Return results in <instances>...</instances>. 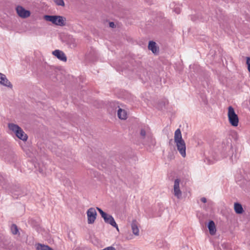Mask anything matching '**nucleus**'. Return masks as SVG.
<instances>
[{"label": "nucleus", "instance_id": "obj_5", "mask_svg": "<svg viewBox=\"0 0 250 250\" xmlns=\"http://www.w3.org/2000/svg\"><path fill=\"white\" fill-rule=\"evenodd\" d=\"M86 213L88 223L89 224L94 223L97 215L95 209L93 208H90L87 210Z\"/></svg>", "mask_w": 250, "mask_h": 250}, {"label": "nucleus", "instance_id": "obj_33", "mask_svg": "<svg viewBox=\"0 0 250 250\" xmlns=\"http://www.w3.org/2000/svg\"><path fill=\"white\" fill-rule=\"evenodd\" d=\"M108 215V214L107 213H106L105 212H104V214H102L101 216L102 217V218H103L104 220L107 217V216Z\"/></svg>", "mask_w": 250, "mask_h": 250}, {"label": "nucleus", "instance_id": "obj_34", "mask_svg": "<svg viewBox=\"0 0 250 250\" xmlns=\"http://www.w3.org/2000/svg\"><path fill=\"white\" fill-rule=\"evenodd\" d=\"M113 104L115 105H116L117 106L119 105L118 103H113ZM117 107H118V106L115 107V108H117Z\"/></svg>", "mask_w": 250, "mask_h": 250}, {"label": "nucleus", "instance_id": "obj_11", "mask_svg": "<svg viewBox=\"0 0 250 250\" xmlns=\"http://www.w3.org/2000/svg\"><path fill=\"white\" fill-rule=\"evenodd\" d=\"M8 126L9 129L15 134L16 136L21 129V128L18 125L13 123H9Z\"/></svg>", "mask_w": 250, "mask_h": 250}, {"label": "nucleus", "instance_id": "obj_26", "mask_svg": "<svg viewBox=\"0 0 250 250\" xmlns=\"http://www.w3.org/2000/svg\"><path fill=\"white\" fill-rule=\"evenodd\" d=\"M101 250H116V249L115 248H114L112 246H110V247H108L104 248Z\"/></svg>", "mask_w": 250, "mask_h": 250}, {"label": "nucleus", "instance_id": "obj_12", "mask_svg": "<svg viewBox=\"0 0 250 250\" xmlns=\"http://www.w3.org/2000/svg\"><path fill=\"white\" fill-rule=\"evenodd\" d=\"M104 221L106 223L109 224L112 226L116 228L117 229H118V226L115 222L114 218L111 215L108 214L107 217L104 219Z\"/></svg>", "mask_w": 250, "mask_h": 250}, {"label": "nucleus", "instance_id": "obj_8", "mask_svg": "<svg viewBox=\"0 0 250 250\" xmlns=\"http://www.w3.org/2000/svg\"><path fill=\"white\" fill-rule=\"evenodd\" d=\"M52 54L61 61L66 62L67 58L65 54L60 50H55L53 51Z\"/></svg>", "mask_w": 250, "mask_h": 250}, {"label": "nucleus", "instance_id": "obj_4", "mask_svg": "<svg viewBox=\"0 0 250 250\" xmlns=\"http://www.w3.org/2000/svg\"><path fill=\"white\" fill-rule=\"evenodd\" d=\"M10 192L12 196L15 199H18L25 194V193L22 190L21 188L17 186H13Z\"/></svg>", "mask_w": 250, "mask_h": 250}, {"label": "nucleus", "instance_id": "obj_14", "mask_svg": "<svg viewBox=\"0 0 250 250\" xmlns=\"http://www.w3.org/2000/svg\"><path fill=\"white\" fill-rule=\"evenodd\" d=\"M208 228L209 229V233L211 235H214L216 232V228L214 222L210 220L209 221L208 225Z\"/></svg>", "mask_w": 250, "mask_h": 250}, {"label": "nucleus", "instance_id": "obj_18", "mask_svg": "<svg viewBox=\"0 0 250 250\" xmlns=\"http://www.w3.org/2000/svg\"><path fill=\"white\" fill-rule=\"evenodd\" d=\"M132 232L135 235H138L139 233V229L136 225V221H133L131 223Z\"/></svg>", "mask_w": 250, "mask_h": 250}, {"label": "nucleus", "instance_id": "obj_21", "mask_svg": "<svg viewBox=\"0 0 250 250\" xmlns=\"http://www.w3.org/2000/svg\"><path fill=\"white\" fill-rule=\"evenodd\" d=\"M7 181L3 177L0 176V187L6 190H8L7 188Z\"/></svg>", "mask_w": 250, "mask_h": 250}, {"label": "nucleus", "instance_id": "obj_37", "mask_svg": "<svg viewBox=\"0 0 250 250\" xmlns=\"http://www.w3.org/2000/svg\"><path fill=\"white\" fill-rule=\"evenodd\" d=\"M2 239V238H1V236H0V239ZM0 247H3V246H2L1 244H0Z\"/></svg>", "mask_w": 250, "mask_h": 250}, {"label": "nucleus", "instance_id": "obj_15", "mask_svg": "<svg viewBox=\"0 0 250 250\" xmlns=\"http://www.w3.org/2000/svg\"><path fill=\"white\" fill-rule=\"evenodd\" d=\"M16 136L20 139L25 141L27 140L28 137L27 135L24 133L23 130L21 129L16 135Z\"/></svg>", "mask_w": 250, "mask_h": 250}, {"label": "nucleus", "instance_id": "obj_22", "mask_svg": "<svg viewBox=\"0 0 250 250\" xmlns=\"http://www.w3.org/2000/svg\"><path fill=\"white\" fill-rule=\"evenodd\" d=\"M68 44H69L71 47H75L77 45L76 40L72 37H69L68 40Z\"/></svg>", "mask_w": 250, "mask_h": 250}, {"label": "nucleus", "instance_id": "obj_6", "mask_svg": "<svg viewBox=\"0 0 250 250\" xmlns=\"http://www.w3.org/2000/svg\"><path fill=\"white\" fill-rule=\"evenodd\" d=\"M16 10L18 16L21 18L25 19L30 15V12L29 10H26L20 5L16 7Z\"/></svg>", "mask_w": 250, "mask_h": 250}, {"label": "nucleus", "instance_id": "obj_38", "mask_svg": "<svg viewBox=\"0 0 250 250\" xmlns=\"http://www.w3.org/2000/svg\"><path fill=\"white\" fill-rule=\"evenodd\" d=\"M146 1L148 2V0H145Z\"/></svg>", "mask_w": 250, "mask_h": 250}, {"label": "nucleus", "instance_id": "obj_3", "mask_svg": "<svg viewBox=\"0 0 250 250\" xmlns=\"http://www.w3.org/2000/svg\"><path fill=\"white\" fill-rule=\"evenodd\" d=\"M228 116L230 125L233 126H237L239 122L238 117L231 106H229L228 108Z\"/></svg>", "mask_w": 250, "mask_h": 250}, {"label": "nucleus", "instance_id": "obj_2", "mask_svg": "<svg viewBox=\"0 0 250 250\" xmlns=\"http://www.w3.org/2000/svg\"><path fill=\"white\" fill-rule=\"evenodd\" d=\"M44 18L46 21H50L52 23L58 26H62L65 25V18L62 16L45 15Z\"/></svg>", "mask_w": 250, "mask_h": 250}, {"label": "nucleus", "instance_id": "obj_35", "mask_svg": "<svg viewBox=\"0 0 250 250\" xmlns=\"http://www.w3.org/2000/svg\"><path fill=\"white\" fill-rule=\"evenodd\" d=\"M226 148H227V147H228V148H230V146H229V142H228V146H226Z\"/></svg>", "mask_w": 250, "mask_h": 250}, {"label": "nucleus", "instance_id": "obj_16", "mask_svg": "<svg viewBox=\"0 0 250 250\" xmlns=\"http://www.w3.org/2000/svg\"><path fill=\"white\" fill-rule=\"evenodd\" d=\"M234 210L236 213L237 214H241L243 212V208L242 205L238 203H236L234 204Z\"/></svg>", "mask_w": 250, "mask_h": 250}, {"label": "nucleus", "instance_id": "obj_10", "mask_svg": "<svg viewBox=\"0 0 250 250\" xmlns=\"http://www.w3.org/2000/svg\"><path fill=\"white\" fill-rule=\"evenodd\" d=\"M148 48L155 54L159 53V48L157 47L156 42L154 41H151L149 42Z\"/></svg>", "mask_w": 250, "mask_h": 250}, {"label": "nucleus", "instance_id": "obj_30", "mask_svg": "<svg viewBox=\"0 0 250 250\" xmlns=\"http://www.w3.org/2000/svg\"><path fill=\"white\" fill-rule=\"evenodd\" d=\"M70 181L69 180H66V183L64 184V185L66 186H69L70 185Z\"/></svg>", "mask_w": 250, "mask_h": 250}, {"label": "nucleus", "instance_id": "obj_24", "mask_svg": "<svg viewBox=\"0 0 250 250\" xmlns=\"http://www.w3.org/2000/svg\"><path fill=\"white\" fill-rule=\"evenodd\" d=\"M54 2L59 6H64V2L63 0H53Z\"/></svg>", "mask_w": 250, "mask_h": 250}, {"label": "nucleus", "instance_id": "obj_7", "mask_svg": "<svg viewBox=\"0 0 250 250\" xmlns=\"http://www.w3.org/2000/svg\"><path fill=\"white\" fill-rule=\"evenodd\" d=\"M180 180L179 179H176L174 180L173 189H174V194L178 199H180L182 198V192L180 189Z\"/></svg>", "mask_w": 250, "mask_h": 250}, {"label": "nucleus", "instance_id": "obj_28", "mask_svg": "<svg viewBox=\"0 0 250 250\" xmlns=\"http://www.w3.org/2000/svg\"><path fill=\"white\" fill-rule=\"evenodd\" d=\"M97 209L98 210L101 215L104 213V212L100 208L97 207Z\"/></svg>", "mask_w": 250, "mask_h": 250}, {"label": "nucleus", "instance_id": "obj_36", "mask_svg": "<svg viewBox=\"0 0 250 250\" xmlns=\"http://www.w3.org/2000/svg\"><path fill=\"white\" fill-rule=\"evenodd\" d=\"M191 19L192 21H195V20L193 18V16H191Z\"/></svg>", "mask_w": 250, "mask_h": 250}, {"label": "nucleus", "instance_id": "obj_20", "mask_svg": "<svg viewBox=\"0 0 250 250\" xmlns=\"http://www.w3.org/2000/svg\"><path fill=\"white\" fill-rule=\"evenodd\" d=\"M37 250H53L52 248L47 245L38 244L36 246Z\"/></svg>", "mask_w": 250, "mask_h": 250}, {"label": "nucleus", "instance_id": "obj_31", "mask_svg": "<svg viewBox=\"0 0 250 250\" xmlns=\"http://www.w3.org/2000/svg\"><path fill=\"white\" fill-rule=\"evenodd\" d=\"M201 201L204 203L207 202V199L205 197H202L201 198Z\"/></svg>", "mask_w": 250, "mask_h": 250}, {"label": "nucleus", "instance_id": "obj_1", "mask_svg": "<svg viewBox=\"0 0 250 250\" xmlns=\"http://www.w3.org/2000/svg\"><path fill=\"white\" fill-rule=\"evenodd\" d=\"M174 139L178 151L183 158L186 157V143L184 140L182 139L181 131L179 128L177 129L175 131Z\"/></svg>", "mask_w": 250, "mask_h": 250}, {"label": "nucleus", "instance_id": "obj_32", "mask_svg": "<svg viewBox=\"0 0 250 250\" xmlns=\"http://www.w3.org/2000/svg\"><path fill=\"white\" fill-rule=\"evenodd\" d=\"M109 26L112 28H114L115 26V25L113 22H109Z\"/></svg>", "mask_w": 250, "mask_h": 250}, {"label": "nucleus", "instance_id": "obj_29", "mask_svg": "<svg viewBox=\"0 0 250 250\" xmlns=\"http://www.w3.org/2000/svg\"><path fill=\"white\" fill-rule=\"evenodd\" d=\"M97 209L98 210L101 215L104 213V212L100 208L97 207Z\"/></svg>", "mask_w": 250, "mask_h": 250}, {"label": "nucleus", "instance_id": "obj_9", "mask_svg": "<svg viewBox=\"0 0 250 250\" xmlns=\"http://www.w3.org/2000/svg\"><path fill=\"white\" fill-rule=\"evenodd\" d=\"M0 83L4 86L12 88V84L7 79L6 76L0 73Z\"/></svg>", "mask_w": 250, "mask_h": 250}, {"label": "nucleus", "instance_id": "obj_25", "mask_svg": "<svg viewBox=\"0 0 250 250\" xmlns=\"http://www.w3.org/2000/svg\"><path fill=\"white\" fill-rule=\"evenodd\" d=\"M246 63L248 65V69L250 72V58L247 57Z\"/></svg>", "mask_w": 250, "mask_h": 250}, {"label": "nucleus", "instance_id": "obj_13", "mask_svg": "<svg viewBox=\"0 0 250 250\" xmlns=\"http://www.w3.org/2000/svg\"><path fill=\"white\" fill-rule=\"evenodd\" d=\"M117 106L119 108L117 112L118 117L121 120H125L127 117L126 111L125 110L120 108L119 105Z\"/></svg>", "mask_w": 250, "mask_h": 250}, {"label": "nucleus", "instance_id": "obj_27", "mask_svg": "<svg viewBox=\"0 0 250 250\" xmlns=\"http://www.w3.org/2000/svg\"><path fill=\"white\" fill-rule=\"evenodd\" d=\"M97 209L98 210L101 215L104 213V212L100 208L97 207Z\"/></svg>", "mask_w": 250, "mask_h": 250}, {"label": "nucleus", "instance_id": "obj_17", "mask_svg": "<svg viewBox=\"0 0 250 250\" xmlns=\"http://www.w3.org/2000/svg\"><path fill=\"white\" fill-rule=\"evenodd\" d=\"M170 7L177 14H179L181 12V8L179 5L176 4L175 2H172L170 4Z\"/></svg>", "mask_w": 250, "mask_h": 250}, {"label": "nucleus", "instance_id": "obj_19", "mask_svg": "<svg viewBox=\"0 0 250 250\" xmlns=\"http://www.w3.org/2000/svg\"><path fill=\"white\" fill-rule=\"evenodd\" d=\"M10 230L13 235H18L19 236L20 235L19 229L16 224H13L11 225Z\"/></svg>", "mask_w": 250, "mask_h": 250}, {"label": "nucleus", "instance_id": "obj_23", "mask_svg": "<svg viewBox=\"0 0 250 250\" xmlns=\"http://www.w3.org/2000/svg\"><path fill=\"white\" fill-rule=\"evenodd\" d=\"M140 134L141 136V138L143 139H145L146 136L148 137V135H146V131L144 128H141Z\"/></svg>", "mask_w": 250, "mask_h": 250}]
</instances>
